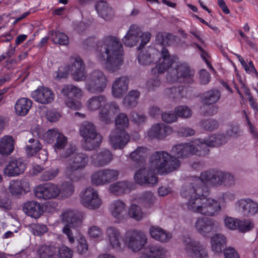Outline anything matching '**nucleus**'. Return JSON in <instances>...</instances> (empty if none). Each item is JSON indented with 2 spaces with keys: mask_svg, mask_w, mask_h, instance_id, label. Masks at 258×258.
Instances as JSON below:
<instances>
[{
  "mask_svg": "<svg viewBox=\"0 0 258 258\" xmlns=\"http://www.w3.org/2000/svg\"><path fill=\"white\" fill-rule=\"evenodd\" d=\"M58 251L59 258H72L73 255V250L64 245L60 246Z\"/></svg>",
  "mask_w": 258,
  "mask_h": 258,
  "instance_id": "338daca9",
  "label": "nucleus"
},
{
  "mask_svg": "<svg viewBox=\"0 0 258 258\" xmlns=\"http://www.w3.org/2000/svg\"><path fill=\"white\" fill-rule=\"evenodd\" d=\"M172 133V128L164 123H156L148 131V136L151 139H163Z\"/></svg>",
  "mask_w": 258,
  "mask_h": 258,
  "instance_id": "5701e85b",
  "label": "nucleus"
},
{
  "mask_svg": "<svg viewBox=\"0 0 258 258\" xmlns=\"http://www.w3.org/2000/svg\"><path fill=\"white\" fill-rule=\"evenodd\" d=\"M201 178L206 185L231 186L235 183L234 176L221 171H206L201 173Z\"/></svg>",
  "mask_w": 258,
  "mask_h": 258,
  "instance_id": "9d476101",
  "label": "nucleus"
},
{
  "mask_svg": "<svg viewBox=\"0 0 258 258\" xmlns=\"http://www.w3.org/2000/svg\"><path fill=\"white\" fill-rule=\"evenodd\" d=\"M184 249L191 258H205L208 253L205 246L199 241L192 240L189 237H183Z\"/></svg>",
  "mask_w": 258,
  "mask_h": 258,
  "instance_id": "ddd939ff",
  "label": "nucleus"
},
{
  "mask_svg": "<svg viewBox=\"0 0 258 258\" xmlns=\"http://www.w3.org/2000/svg\"><path fill=\"white\" fill-rule=\"evenodd\" d=\"M106 238L111 248L117 251H122L123 247L119 240L121 233L118 229L113 226L108 227L106 230Z\"/></svg>",
  "mask_w": 258,
  "mask_h": 258,
  "instance_id": "412c9836",
  "label": "nucleus"
},
{
  "mask_svg": "<svg viewBox=\"0 0 258 258\" xmlns=\"http://www.w3.org/2000/svg\"><path fill=\"white\" fill-rule=\"evenodd\" d=\"M59 191L57 185L49 182L37 186L34 193L38 199L48 200L57 197Z\"/></svg>",
  "mask_w": 258,
  "mask_h": 258,
  "instance_id": "a211bd4d",
  "label": "nucleus"
},
{
  "mask_svg": "<svg viewBox=\"0 0 258 258\" xmlns=\"http://www.w3.org/2000/svg\"><path fill=\"white\" fill-rule=\"evenodd\" d=\"M79 133L83 138L82 147L85 150H95L100 146L102 137L97 132L93 123L89 121L83 122L80 126Z\"/></svg>",
  "mask_w": 258,
  "mask_h": 258,
  "instance_id": "39448f33",
  "label": "nucleus"
},
{
  "mask_svg": "<svg viewBox=\"0 0 258 258\" xmlns=\"http://www.w3.org/2000/svg\"><path fill=\"white\" fill-rule=\"evenodd\" d=\"M191 147H193L192 150V155L195 154L199 156H205L209 154V147L205 140L202 141L201 140H196L191 143Z\"/></svg>",
  "mask_w": 258,
  "mask_h": 258,
  "instance_id": "58836bf2",
  "label": "nucleus"
},
{
  "mask_svg": "<svg viewBox=\"0 0 258 258\" xmlns=\"http://www.w3.org/2000/svg\"><path fill=\"white\" fill-rule=\"evenodd\" d=\"M81 203L85 207L94 210L101 206L102 200L96 190L91 187H88L81 195Z\"/></svg>",
  "mask_w": 258,
  "mask_h": 258,
  "instance_id": "4468645a",
  "label": "nucleus"
},
{
  "mask_svg": "<svg viewBox=\"0 0 258 258\" xmlns=\"http://www.w3.org/2000/svg\"><path fill=\"white\" fill-rule=\"evenodd\" d=\"M31 97L40 103L47 104L52 102L54 94L47 87H40L32 92Z\"/></svg>",
  "mask_w": 258,
  "mask_h": 258,
  "instance_id": "a878e982",
  "label": "nucleus"
},
{
  "mask_svg": "<svg viewBox=\"0 0 258 258\" xmlns=\"http://www.w3.org/2000/svg\"><path fill=\"white\" fill-rule=\"evenodd\" d=\"M140 92L137 90L130 91L123 99L124 105L127 107H134L138 103Z\"/></svg>",
  "mask_w": 258,
  "mask_h": 258,
  "instance_id": "c03bdc74",
  "label": "nucleus"
},
{
  "mask_svg": "<svg viewBox=\"0 0 258 258\" xmlns=\"http://www.w3.org/2000/svg\"><path fill=\"white\" fill-rule=\"evenodd\" d=\"M112 158L111 153L107 149H104L91 156L92 164L97 167L108 165L111 161Z\"/></svg>",
  "mask_w": 258,
  "mask_h": 258,
  "instance_id": "c85d7f7f",
  "label": "nucleus"
},
{
  "mask_svg": "<svg viewBox=\"0 0 258 258\" xmlns=\"http://www.w3.org/2000/svg\"><path fill=\"white\" fill-rule=\"evenodd\" d=\"M172 38V35L171 34L160 32L156 36V41L157 44L166 45L168 44L169 41Z\"/></svg>",
  "mask_w": 258,
  "mask_h": 258,
  "instance_id": "052dcab7",
  "label": "nucleus"
},
{
  "mask_svg": "<svg viewBox=\"0 0 258 258\" xmlns=\"http://www.w3.org/2000/svg\"><path fill=\"white\" fill-rule=\"evenodd\" d=\"M180 162L176 158L165 151H156L149 157V169L140 168L136 172L134 179L140 185L153 186L157 182V178L154 172L160 174L170 173L176 169Z\"/></svg>",
  "mask_w": 258,
  "mask_h": 258,
  "instance_id": "f03ea898",
  "label": "nucleus"
},
{
  "mask_svg": "<svg viewBox=\"0 0 258 258\" xmlns=\"http://www.w3.org/2000/svg\"><path fill=\"white\" fill-rule=\"evenodd\" d=\"M26 168V163L21 158L12 159L4 169V174L9 177H14L22 174Z\"/></svg>",
  "mask_w": 258,
  "mask_h": 258,
  "instance_id": "6ab92c4d",
  "label": "nucleus"
},
{
  "mask_svg": "<svg viewBox=\"0 0 258 258\" xmlns=\"http://www.w3.org/2000/svg\"><path fill=\"white\" fill-rule=\"evenodd\" d=\"M139 203L146 208L153 207L156 202V197L151 191H145L139 197Z\"/></svg>",
  "mask_w": 258,
  "mask_h": 258,
  "instance_id": "a18cd8bd",
  "label": "nucleus"
},
{
  "mask_svg": "<svg viewBox=\"0 0 258 258\" xmlns=\"http://www.w3.org/2000/svg\"><path fill=\"white\" fill-rule=\"evenodd\" d=\"M108 83L107 78L104 73L99 70H95L88 76L85 82V88L92 94L103 92Z\"/></svg>",
  "mask_w": 258,
  "mask_h": 258,
  "instance_id": "1a4fd4ad",
  "label": "nucleus"
},
{
  "mask_svg": "<svg viewBox=\"0 0 258 258\" xmlns=\"http://www.w3.org/2000/svg\"><path fill=\"white\" fill-rule=\"evenodd\" d=\"M128 216L136 221H139L145 217V214L143 212L142 208L136 204L130 206L128 211Z\"/></svg>",
  "mask_w": 258,
  "mask_h": 258,
  "instance_id": "8fccbe9b",
  "label": "nucleus"
},
{
  "mask_svg": "<svg viewBox=\"0 0 258 258\" xmlns=\"http://www.w3.org/2000/svg\"><path fill=\"white\" fill-rule=\"evenodd\" d=\"M133 186V182L122 180L111 184L109 187V190L110 192L115 195L120 196L130 192Z\"/></svg>",
  "mask_w": 258,
  "mask_h": 258,
  "instance_id": "7c9ffc66",
  "label": "nucleus"
},
{
  "mask_svg": "<svg viewBox=\"0 0 258 258\" xmlns=\"http://www.w3.org/2000/svg\"><path fill=\"white\" fill-rule=\"evenodd\" d=\"M122 241L124 245L132 251L138 252L147 244L148 237L144 231L131 229L124 233Z\"/></svg>",
  "mask_w": 258,
  "mask_h": 258,
  "instance_id": "0eeeda50",
  "label": "nucleus"
},
{
  "mask_svg": "<svg viewBox=\"0 0 258 258\" xmlns=\"http://www.w3.org/2000/svg\"><path fill=\"white\" fill-rule=\"evenodd\" d=\"M160 84L161 82L159 77L154 75L147 81L146 87L149 91H154L160 86Z\"/></svg>",
  "mask_w": 258,
  "mask_h": 258,
  "instance_id": "680f3d73",
  "label": "nucleus"
},
{
  "mask_svg": "<svg viewBox=\"0 0 258 258\" xmlns=\"http://www.w3.org/2000/svg\"><path fill=\"white\" fill-rule=\"evenodd\" d=\"M191 143L180 144L173 146L171 150V153L177 158L187 157L192 155Z\"/></svg>",
  "mask_w": 258,
  "mask_h": 258,
  "instance_id": "e433bc0d",
  "label": "nucleus"
},
{
  "mask_svg": "<svg viewBox=\"0 0 258 258\" xmlns=\"http://www.w3.org/2000/svg\"><path fill=\"white\" fill-rule=\"evenodd\" d=\"M27 184L28 183L25 181L19 180L12 181L9 185V190L12 195L17 196L21 195L22 190V185Z\"/></svg>",
  "mask_w": 258,
  "mask_h": 258,
  "instance_id": "5fc2aeb1",
  "label": "nucleus"
},
{
  "mask_svg": "<svg viewBox=\"0 0 258 258\" xmlns=\"http://www.w3.org/2000/svg\"><path fill=\"white\" fill-rule=\"evenodd\" d=\"M55 142L53 145L54 149L55 151L63 149L67 145L68 143V139L67 137L61 133L58 136Z\"/></svg>",
  "mask_w": 258,
  "mask_h": 258,
  "instance_id": "bf43d9fd",
  "label": "nucleus"
},
{
  "mask_svg": "<svg viewBox=\"0 0 258 258\" xmlns=\"http://www.w3.org/2000/svg\"><path fill=\"white\" fill-rule=\"evenodd\" d=\"M58 172L57 168L50 169L41 175L40 179L43 181L52 180L58 175Z\"/></svg>",
  "mask_w": 258,
  "mask_h": 258,
  "instance_id": "e2e57ef3",
  "label": "nucleus"
},
{
  "mask_svg": "<svg viewBox=\"0 0 258 258\" xmlns=\"http://www.w3.org/2000/svg\"><path fill=\"white\" fill-rule=\"evenodd\" d=\"M69 61L68 70L71 74L73 79L76 81L85 80L86 71L85 63L82 58L79 55L75 54L70 56Z\"/></svg>",
  "mask_w": 258,
  "mask_h": 258,
  "instance_id": "f8f14e48",
  "label": "nucleus"
},
{
  "mask_svg": "<svg viewBox=\"0 0 258 258\" xmlns=\"http://www.w3.org/2000/svg\"><path fill=\"white\" fill-rule=\"evenodd\" d=\"M221 97V93L218 90L211 89L203 94L204 104L210 105L217 102Z\"/></svg>",
  "mask_w": 258,
  "mask_h": 258,
  "instance_id": "49530a36",
  "label": "nucleus"
},
{
  "mask_svg": "<svg viewBox=\"0 0 258 258\" xmlns=\"http://www.w3.org/2000/svg\"><path fill=\"white\" fill-rule=\"evenodd\" d=\"M106 102L107 98L104 95L93 96L87 100L85 105L88 110L95 111L99 109Z\"/></svg>",
  "mask_w": 258,
  "mask_h": 258,
  "instance_id": "f704fd0d",
  "label": "nucleus"
},
{
  "mask_svg": "<svg viewBox=\"0 0 258 258\" xmlns=\"http://www.w3.org/2000/svg\"><path fill=\"white\" fill-rule=\"evenodd\" d=\"M116 128L124 130L128 127L129 119L127 115L124 113H119L115 118Z\"/></svg>",
  "mask_w": 258,
  "mask_h": 258,
  "instance_id": "864d4df0",
  "label": "nucleus"
},
{
  "mask_svg": "<svg viewBox=\"0 0 258 258\" xmlns=\"http://www.w3.org/2000/svg\"><path fill=\"white\" fill-rule=\"evenodd\" d=\"M148 154V149L145 147H138L130 154L131 159L136 165V168L139 167L144 168L146 164V157Z\"/></svg>",
  "mask_w": 258,
  "mask_h": 258,
  "instance_id": "cd10ccee",
  "label": "nucleus"
},
{
  "mask_svg": "<svg viewBox=\"0 0 258 258\" xmlns=\"http://www.w3.org/2000/svg\"><path fill=\"white\" fill-rule=\"evenodd\" d=\"M161 58L160 59V62L156 66V69L159 73H163L165 71L168 72L172 68V66L175 67L177 63L175 61V58L169 54L168 50L163 48L161 53Z\"/></svg>",
  "mask_w": 258,
  "mask_h": 258,
  "instance_id": "4be33fe9",
  "label": "nucleus"
},
{
  "mask_svg": "<svg viewBox=\"0 0 258 258\" xmlns=\"http://www.w3.org/2000/svg\"><path fill=\"white\" fill-rule=\"evenodd\" d=\"M110 211L111 215L119 221L125 219L126 216V205L120 200H115L110 206Z\"/></svg>",
  "mask_w": 258,
  "mask_h": 258,
  "instance_id": "473e14b6",
  "label": "nucleus"
},
{
  "mask_svg": "<svg viewBox=\"0 0 258 258\" xmlns=\"http://www.w3.org/2000/svg\"><path fill=\"white\" fill-rule=\"evenodd\" d=\"M180 195L187 200L186 207L192 212L213 216L221 210L217 201L205 198L208 195V189L201 177H195L191 182L185 183L180 190Z\"/></svg>",
  "mask_w": 258,
  "mask_h": 258,
  "instance_id": "f257e3e1",
  "label": "nucleus"
},
{
  "mask_svg": "<svg viewBox=\"0 0 258 258\" xmlns=\"http://www.w3.org/2000/svg\"><path fill=\"white\" fill-rule=\"evenodd\" d=\"M31 231L35 235L41 236L47 231V228L44 225L33 224L31 226Z\"/></svg>",
  "mask_w": 258,
  "mask_h": 258,
  "instance_id": "774afa93",
  "label": "nucleus"
},
{
  "mask_svg": "<svg viewBox=\"0 0 258 258\" xmlns=\"http://www.w3.org/2000/svg\"><path fill=\"white\" fill-rule=\"evenodd\" d=\"M156 51L152 47L142 50L138 55L140 63L145 65L150 64L154 60V54Z\"/></svg>",
  "mask_w": 258,
  "mask_h": 258,
  "instance_id": "79ce46f5",
  "label": "nucleus"
},
{
  "mask_svg": "<svg viewBox=\"0 0 258 258\" xmlns=\"http://www.w3.org/2000/svg\"><path fill=\"white\" fill-rule=\"evenodd\" d=\"M31 100L27 98H21L15 103V110L16 113L20 116H25L29 112L32 106Z\"/></svg>",
  "mask_w": 258,
  "mask_h": 258,
  "instance_id": "c9c22d12",
  "label": "nucleus"
},
{
  "mask_svg": "<svg viewBox=\"0 0 258 258\" xmlns=\"http://www.w3.org/2000/svg\"><path fill=\"white\" fill-rule=\"evenodd\" d=\"M129 78L124 76L115 79L112 85V93L115 98H121L128 90Z\"/></svg>",
  "mask_w": 258,
  "mask_h": 258,
  "instance_id": "393cba45",
  "label": "nucleus"
},
{
  "mask_svg": "<svg viewBox=\"0 0 258 258\" xmlns=\"http://www.w3.org/2000/svg\"><path fill=\"white\" fill-rule=\"evenodd\" d=\"M22 209L26 214L35 219L39 218L44 212L42 205L35 201H28L24 203Z\"/></svg>",
  "mask_w": 258,
  "mask_h": 258,
  "instance_id": "bb28decb",
  "label": "nucleus"
},
{
  "mask_svg": "<svg viewBox=\"0 0 258 258\" xmlns=\"http://www.w3.org/2000/svg\"><path fill=\"white\" fill-rule=\"evenodd\" d=\"M39 258H56V247L51 245H41L37 250Z\"/></svg>",
  "mask_w": 258,
  "mask_h": 258,
  "instance_id": "a19ab883",
  "label": "nucleus"
},
{
  "mask_svg": "<svg viewBox=\"0 0 258 258\" xmlns=\"http://www.w3.org/2000/svg\"><path fill=\"white\" fill-rule=\"evenodd\" d=\"M242 134V131L239 128L237 124H232L229 128L226 131V134L228 136L232 138H237L240 136Z\"/></svg>",
  "mask_w": 258,
  "mask_h": 258,
  "instance_id": "69168bd1",
  "label": "nucleus"
},
{
  "mask_svg": "<svg viewBox=\"0 0 258 258\" xmlns=\"http://www.w3.org/2000/svg\"><path fill=\"white\" fill-rule=\"evenodd\" d=\"M236 210L245 216H252L258 212V204L250 199H241L235 204Z\"/></svg>",
  "mask_w": 258,
  "mask_h": 258,
  "instance_id": "aec40b11",
  "label": "nucleus"
},
{
  "mask_svg": "<svg viewBox=\"0 0 258 258\" xmlns=\"http://www.w3.org/2000/svg\"><path fill=\"white\" fill-rule=\"evenodd\" d=\"M74 186L72 182L66 181L63 182L58 187L59 195L62 198H67L71 196L74 192Z\"/></svg>",
  "mask_w": 258,
  "mask_h": 258,
  "instance_id": "3c124183",
  "label": "nucleus"
},
{
  "mask_svg": "<svg viewBox=\"0 0 258 258\" xmlns=\"http://www.w3.org/2000/svg\"><path fill=\"white\" fill-rule=\"evenodd\" d=\"M194 71L185 63H176L173 69L169 71L167 80L170 83L176 82L190 84L194 81Z\"/></svg>",
  "mask_w": 258,
  "mask_h": 258,
  "instance_id": "6e6552de",
  "label": "nucleus"
},
{
  "mask_svg": "<svg viewBox=\"0 0 258 258\" xmlns=\"http://www.w3.org/2000/svg\"><path fill=\"white\" fill-rule=\"evenodd\" d=\"M119 111L120 108L116 102H106L99 111V119L105 124H109L113 121L115 115Z\"/></svg>",
  "mask_w": 258,
  "mask_h": 258,
  "instance_id": "dca6fc26",
  "label": "nucleus"
},
{
  "mask_svg": "<svg viewBox=\"0 0 258 258\" xmlns=\"http://www.w3.org/2000/svg\"><path fill=\"white\" fill-rule=\"evenodd\" d=\"M164 93L169 98L179 100L184 95V88L182 86L172 87L165 89Z\"/></svg>",
  "mask_w": 258,
  "mask_h": 258,
  "instance_id": "de8ad7c7",
  "label": "nucleus"
},
{
  "mask_svg": "<svg viewBox=\"0 0 258 258\" xmlns=\"http://www.w3.org/2000/svg\"><path fill=\"white\" fill-rule=\"evenodd\" d=\"M28 143L26 147V151L29 156H33L41 149V145L39 142L34 139L29 140Z\"/></svg>",
  "mask_w": 258,
  "mask_h": 258,
  "instance_id": "603ef678",
  "label": "nucleus"
},
{
  "mask_svg": "<svg viewBox=\"0 0 258 258\" xmlns=\"http://www.w3.org/2000/svg\"><path fill=\"white\" fill-rule=\"evenodd\" d=\"M61 221L65 224L62 232L66 234L71 243L75 242V237L78 234V227L80 226L82 219L80 215L72 210H67L61 215Z\"/></svg>",
  "mask_w": 258,
  "mask_h": 258,
  "instance_id": "423d86ee",
  "label": "nucleus"
},
{
  "mask_svg": "<svg viewBox=\"0 0 258 258\" xmlns=\"http://www.w3.org/2000/svg\"><path fill=\"white\" fill-rule=\"evenodd\" d=\"M14 149V140L10 136H5L0 140V153L8 156L13 151Z\"/></svg>",
  "mask_w": 258,
  "mask_h": 258,
  "instance_id": "ea45409f",
  "label": "nucleus"
},
{
  "mask_svg": "<svg viewBox=\"0 0 258 258\" xmlns=\"http://www.w3.org/2000/svg\"><path fill=\"white\" fill-rule=\"evenodd\" d=\"M130 136L124 130L115 128L109 137V142L114 149L123 148L130 141Z\"/></svg>",
  "mask_w": 258,
  "mask_h": 258,
  "instance_id": "f3484780",
  "label": "nucleus"
},
{
  "mask_svg": "<svg viewBox=\"0 0 258 258\" xmlns=\"http://www.w3.org/2000/svg\"><path fill=\"white\" fill-rule=\"evenodd\" d=\"M51 40L55 43L65 45L68 43V36L63 33L52 30L49 33Z\"/></svg>",
  "mask_w": 258,
  "mask_h": 258,
  "instance_id": "09e8293b",
  "label": "nucleus"
},
{
  "mask_svg": "<svg viewBox=\"0 0 258 258\" xmlns=\"http://www.w3.org/2000/svg\"><path fill=\"white\" fill-rule=\"evenodd\" d=\"M201 126L205 130L212 132L219 127V123L215 119H208L202 121Z\"/></svg>",
  "mask_w": 258,
  "mask_h": 258,
  "instance_id": "13d9d810",
  "label": "nucleus"
},
{
  "mask_svg": "<svg viewBox=\"0 0 258 258\" xmlns=\"http://www.w3.org/2000/svg\"><path fill=\"white\" fill-rule=\"evenodd\" d=\"M219 223L216 220L209 218H199L195 223L198 232L204 236L208 237L211 233L219 228Z\"/></svg>",
  "mask_w": 258,
  "mask_h": 258,
  "instance_id": "2eb2a0df",
  "label": "nucleus"
},
{
  "mask_svg": "<svg viewBox=\"0 0 258 258\" xmlns=\"http://www.w3.org/2000/svg\"><path fill=\"white\" fill-rule=\"evenodd\" d=\"M142 30L136 24L132 25L122 40L124 44L128 47H133L139 42Z\"/></svg>",
  "mask_w": 258,
  "mask_h": 258,
  "instance_id": "b1692460",
  "label": "nucleus"
},
{
  "mask_svg": "<svg viewBox=\"0 0 258 258\" xmlns=\"http://www.w3.org/2000/svg\"><path fill=\"white\" fill-rule=\"evenodd\" d=\"M174 112L177 117L186 118L191 116V110L188 107L184 105H180L176 107Z\"/></svg>",
  "mask_w": 258,
  "mask_h": 258,
  "instance_id": "4d7b16f0",
  "label": "nucleus"
},
{
  "mask_svg": "<svg viewBox=\"0 0 258 258\" xmlns=\"http://www.w3.org/2000/svg\"><path fill=\"white\" fill-rule=\"evenodd\" d=\"M119 170L112 168H105L94 172L91 176V182L96 186L107 185L119 177Z\"/></svg>",
  "mask_w": 258,
  "mask_h": 258,
  "instance_id": "9b49d317",
  "label": "nucleus"
},
{
  "mask_svg": "<svg viewBox=\"0 0 258 258\" xmlns=\"http://www.w3.org/2000/svg\"><path fill=\"white\" fill-rule=\"evenodd\" d=\"M209 147H218L227 142V138L223 134H212L205 139Z\"/></svg>",
  "mask_w": 258,
  "mask_h": 258,
  "instance_id": "37998d69",
  "label": "nucleus"
},
{
  "mask_svg": "<svg viewBox=\"0 0 258 258\" xmlns=\"http://www.w3.org/2000/svg\"><path fill=\"white\" fill-rule=\"evenodd\" d=\"M74 150L73 147L70 148L69 151L62 156L65 158L70 156L66 174L72 181H77L81 178V176L77 175V171L83 169L86 166L88 157L86 154L83 153H74Z\"/></svg>",
  "mask_w": 258,
  "mask_h": 258,
  "instance_id": "20e7f679",
  "label": "nucleus"
},
{
  "mask_svg": "<svg viewBox=\"0 0 258 258\" xmlns=\"http://www.w3.org/2000/svg\"><path fill=\"white\" fill-rule=\"evenodd\" d=\"M151 237L161 242H167L172 238V234L158 226H151L149 229Z\"/></svg>",
  "mask_w": 258,
  "mask_h": 258,
  "instance_id": "2f4dec72",
  "label": "nucleus"
},
{
  "mask_svg": "<svg viewBox=\"0 0 258 258\" xmlns=\"http://www.w3.org/2000/svg\"><path fill=\"white\" fill-rule=\"evenodd\" d=\"M95 8L99 15L105 20H110L114 17V10L106 2H98Z\"/></svg>",
  "mask_w": 258,
  "mask_h": 258,
  "instance_id": "72a5a7b5",
  "label": "nucleus"
},
{
  "mask_svg": "<svg viewBox=\"0 0 258 258\" xmlns=\"http://www.w3.org/2000/svg\"><path fill=\"white\" fill-rule=\"evenodd\" d=\"M226 238L222 234L217 233L211 238L212 249L215 252H221L224 249L226 244Z\"/></svg>",
  "mask_w": 258,
  "mask_h": 258,
  "instance_id": "4c0bfd02",
  "label": "nucleus"
},
{
  "mask_svg": "<svg viewBox=\"0 0 258 258\" xmlns=\"http://www.w3.org/2000/svg\"><path fill=\"white\" fill-rule=\"evenodd\" d=\"M254 224L249 220H239L237 229L241 232H245L251 230Z\"/></svg>",
  "mask_w": 258,
  "mask_h": 258,
  "instance_id": "0e129e2a",
  "label": "nucleus"
},
{
  "mask_svg": "<svg viewBox=\"0 0 258 258\" xmlns=\"http://www.w3.org/2000/svg\"><path fill=\"white\" fill-rule=\"evenodd\" d=\"M61 134L57 128H52L46 132L43 136L44 141L48 144L53 143Z\"/></svg>",
  "mask_w": 258,
  "mask_h": 258,
  "instance_id": "6e6d98bb",
  "label": "nucleus"
},
{
  "mask_svg": "<svg viewBox=\"0 0 258 258\" xmlns=\"http://www.w3.org/2000/svg\"><path fill=\"white\" fill-rule=\"evenodd\" d=\"M97 59L105 63V69L109 73L120 69L123 62V46L119 39L109 36L98 41L95 49Z\"/></svg>",
  "mask_w": 258,
  "mask_h": 258,
  "instance_id": "7ed1b4c3",
  "label": "nucleus"
},
{
  "mask_svg": "<svg viewBox=\"0 0 258 258\" xmlns=\"http://www.w3.org/2000/svg\"><path fill=\"white\" fill-rule=\"evenodd\" d=\"M166 252L162 246L150 244L144 249L140 258H165Z\"/></svg>",
  "mask_w": 258,
  "mask_h": 258,
  "instance_id": "c756f323",
  "label": "nucleus"
}]
</instances>
